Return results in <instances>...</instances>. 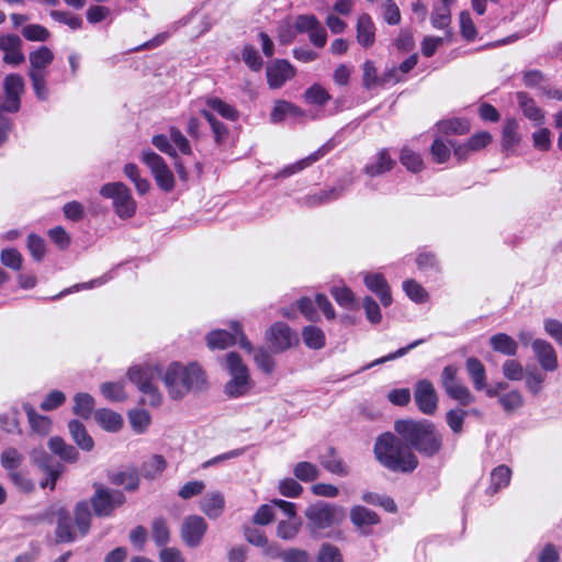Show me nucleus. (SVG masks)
<instances>
[{"mask_svg": "<svg viewBox=\"0 0 562 562\" xmlns=\"http://www.w3.org/2000/svg\"><path fill=\"white\" fill-rule=\"evenodd\" d=\"M22 35L27 41L45 42L49 38V31L40 24H29L22 29Z\"/></svg>", "mask_w": 562, "mask_h": 562, "instance_id": "nucleus-59", "label": "nucleus"}, {"mask_svg": "<svg viewBox=\"0 0 562 562\" xmlns=\"http://www.w3.org/2000/svg\"><path fill=\"white\" fill-rule=\"evenodd\" d=\"M303 114V110L297 105L285 100H279L276 102L270 113V121L272 123H280L285 120V117L302 116Z\"/></svg>", "mask_w": 562, "mask_h": 562, "instance_id": "nucleus-32", "label": "nucleus"}, {"mask_svg": "<svg viewBox=\"0 0 562 562\" xmlns=\"http://www.w3.org/2000/svg\"><path fill=\"white\" fill-rule=\"evenodd\" d=\"M75 405H74V413L76 415L81 416L82 418L90 417L93 407H94V400L93 397L88 393H78L75 396Z\"/></svg>", "mask_w": 562, "mask_h": 562, "instance_id": "nucleus-50", "label": "nucleus"}, {"mask_svg": "<svg viewBox=\"0 0 562 562\" xmlns=\"http://www.w3.org/2000/svg\"><path fill=\"white\" fill-rule=\"evenodd\" d=\"M465 370L472 381L473 387L476 391H482L487 386V375L483 362L475 358L469 357L465 360Z\"/></svg>", "mask_w": 562, "mask_h": 562, "instance_id": "nucleus-25", "label": "nucleus"}, {"mask_svg": "<svg viewBox=\"0 0 562 562\" xmlns=\"http://www.w3.org/2000/svg\"><path fill=\"white\" fill-rule=\"evenodd\" d=\"M357 42L364 48H369L375 41V25L368 13H362L357 20Z\"/></svg>", "mask_w": 562, "mask_h": 562, "instance_id": "nucleus-22", "label": "nucleus"}, {"mask_svg": "<svg viewBox=\"0 0 562 562\" xmlns=\"http://www.w3.org/2000/svg\"><path fill=\"white\" fill-rule=\"evenodd\" d=\"M490 344L493 350L505 356H515L517 353L518 345L516 340L507 334L499 333L490 338Z\"/></svg>", "mask_w": 562, "mask_h": 562, "instance_id": "nucleus-35", "label": "nucleus"}, {"mask_svg": "<svg viewBox=\"0 0 562 562\" xmlns=\"http://www.w3.org/2000/svg\"><path fill=\"white\" fill-rule=\"evenodd\" d=\"M452 142L436 137L430 147L431 158L436 164H445L451 156Z\"/></svg>", "mask_w": 562, "mask_h": 562, "instance_id": "nucleus-43", "label": "nucleus"}, {"mask_svg": "<svg viewBox=\"0 0 562 562\" xmlns=\"http://www.w3.org/2000/svg\"><path fill=\"white\" fill-rule=\"evenodd\" d=\"M432 27L437 30H446L451 24V9L435 4L430 15Z\"/></svg>", "mask_w": 562, "mask_h": 562, "instance_id": "nucleus-48", "label": "nucleus"}, {"mask_svg": "<svg viewBox=\"0 0 562 562\" xmlns=\"http://www.w3.org/2000/svg\"><path fill=\"white\" fill-rule=\"evenodd\" d=\"M140 160L149 168L159 189H161L164 192H171L173 190V173L161 156L150 149L143 150Z\"/></svg>", "mask_w": 562, "mask_h": 562, "instance_id": "nucleus-8", "label": "nucleus"}, {"mask_svg": "<svg viewBox=\"0 0 562 562\" xmlns=\"http://www.w3.org/2000/svg\"><path fill=\"white\" fill-rule=\"evenodd\" d=\"M516 99L524 115L528 120L532 121L537 125L543 124L546 113L537 105L532 98H530L526 92L519 91L516 93Z\"/></svg>", "mask_w": 562, "mask_h": 562, "instance_id": "nucleus-23", "label": "nucleus"}, {"mask_svg": "<svg viewBox=\"0 0 562 562\" xmlns=\"http://www.w3.org/2000/svg\"><path fill=\"white\" fill-rule=\"evenodd\" d=\"M123 171L124 175L134 183L136 191L139 194H146L150 190V182L146 178L140 177L139 168L135 164H126Z\"/></svg>", "mask_w": 562, "mask_h": 562, "instance_id": "nucleus-42", "label": "nucleus"}, {"mask_svg": "<svg viewBox=\"0 0 562 562\" xmlns=\"http://www.w3.org/2000/svg\"><path fill=\"white\" fill-rule=\"evenodd\" d=\"M293 474L302 482H312L318 479L321 471L314 463L302 461L295 464Z\"/></svg>", "mask_w": 562, "mask_h": 562, "instance_id": "nucleus-45", "label": "nucleus"}, {"mask_svg": "<svg viewBox=\"0 0 562 562\" xmlns=\"http://www.w3.org/2000/svg\"><path fill=\"white\" fill-rule=\"evenodd\" d=\"M317 559L319 562H342L339 549L331 543H323L321 546Z\"/></svg>", "mask_w": 562, "mask_h": 562, "instance_id": "nucleus-64", "label": "nucleus"}, {"mask_svg": "<svg viewBox=\"0 0 562 562\" xmlns=\"http://www.w3.org/2000/svg\"><path fill=\"white\" fill-rule=\"evenodd\" d=\"M378 461L392 471L412 472L418 465V460L409 447L394 435H381L374 445Z\"/></svg>", "mask_w": 562, "mask_h": 562, "instance_id": "nucleus-3", "label": "nucleus"}, {"mask_svg": "<svg viewBox=\"0 0 562 562\" xmlns=\"http://www.w3.org/2000/svg\"><path fill=\"white\" fill-rule=\"evenodd\" d=\"M94 418L97 423L106 431L116 432L123 426L122 416L111 409H98L94 414Z\"/></svg>", "mask_w": 562, "mask_h": 562, "instance_id": "nucleus-29", "label": "nucleus"}, {"mask_svg": "<svg viewBox=\"0 0 562 562\" xmlns=\"http://www.w3.org/2000/svg\"><path fill=\"white\" fill-rule=\"evenodd\" d=\"M393 160L386 149H381L376 156L364 167V172L369 177H376L393 169Z\"/></svg>", "mask_w": 562, "mask_h": 562, "instance_id": "nucleus-26", "label": "nucleus"}, {"mask_svg": "<svg viewBox=\"0 0 562 562\" xmlns=\"http://www.w3.org/2000/svg\"><path fill=\"white\" fill-rule=\"evenodd\" d=\"M305 517L315 529H326L342 521L345 509L326 503H316L305 509Z\"/></svg>", "mask_w": 562, "mask_h": 562, "instance_id": "nucleus-7", "label": "nucleus"}, {"mask_svg": "<svg viewBox=\"0 0 562 562\" xmlns=\"http://www.w3.org/2000/svg\"><path fill=\"white\" fill-rule=\"evenodd\" d=\"M207 530L205 519L198 515L187 516L180 527V536L186 546L196 548Z\"/></svg>", "mask_w": 562, "mask_h": 562, "instance_id": "nucleus-12", "label": "nucleus"}, {"mask_svg": "<svg viewBox=\"0 0 562 562\" xmlns=\"http://www.w3.org/2000/svg\"><path fill=\"white\" fill-rule=\"evenodd\" d=\"M403 289L407 296L414 302L423 303L428 297L426 290L414 280H406L403 283Z\"/></svg>", "mask_w": 562, "mask_h": 562, "instance_id": "nucleus-62", "label": "nucleus"}, {"mask_svg": "<svg viewBox=\"0 0 562 562\" xmlns=\"http://www.w3.org/2000/svg\"><path fill=\"white\" fill-rule=\"evenodd\" d=\"M350 183L351 181L345 186L338 184L328 190H319L318 192L308 194L302 199V204L308 207H315L335 201L342 194L347 186Z\"/></svg>", "mask_w": 562, "mask_h": 562, "instance_id": "nucleus-21", "label": "nucleus"}, {"mask_svg": "<svg viewBox=\"0 0 562 562\" xmlns=\"http://www.w3.org/2000/svg\"><path fill=\"white\" fill-rule=\"evenodd\" d=\"M4 94L20 98L24 91V80L18 74H10L3 80Z\"/></svg>", "mask_w": 562, "mask_h": 562, "instance_id": "nucleus-57", "label": "nucleus"}, {"mask_svg": "<svg viewBox=\"0 0 562 562\" xmlns=\"http://www.w3.org/2000/svg\"><path fill=\"white\" fill-rule=\"evenodd\" d=\"M205 104L210 110L215 111L223 119L235 122L239 119V111L233 104L225 102L218 97H207Z\"/></svg>", "mask_w": 562, "mask_h": 562, "instance_id": "nucleus-31", "label": "nucleus"}, {"mask_svg": "<svg viewBox=\"0 0 562 562\" xmlns=\"http://www.w3.org/2000/svg\"><path fill=\"white\" fill-rule=\"evenodd\" d=\"M160 376L172 400L183 398L189 392L202 391L206 386L205 373L196 363L182 366L179 362H172L164 375L158 367L150 366L133 367L128 371L130 380L143 393L142 402L154 407L159 406L162 401L160 392L154 384Z\"/></svg>", "mask_w": 562, "mask_h": 562, "instance_id": "nucleus-1", "label": "nucleus"}, {"mask_svg": "<svg viewBox=\"0 0 562 562\" xmlns=\"http://www.w3.org/2000/svg\"><path fill=\"white\" fill-rule=\"evenodd\" d=\"M458 372L457 366H446L441 371V386L450 398L467 406L474 403L475 396L467 385L459 381Z\"/></svg>", "mask_w": 562, "mask_h": 562, "instance_id": "nucleus-6", "label": "nucleus"}, {"mask_svg": "<svg viewBox=\"0 0 562 562\" xmlns=\"http://www.w3.org/2000/svg\"><path fill=\"white\" fill-rule=\"evenodd\" d=\"M366 286L373 292L381 301L383 306L392 303L390 286L381 273H368L364 277Z\"/></svg>", "mask_w": 562, "mask_h": 562, "instance_id": "nucleus-20", "label": "nucleus"}, {"mask_svg": "<svg viewBox=\"0 0 562 562\" xmlns=\"http://www.w3.org/2000/svg\"><path fill=\"white\" fill-rule=\"evenodd\" d=\"M48 447L53 453L65 462L74 463L79 458L78 451L71 445L66 443L60 437H52L48 441Z\"/></svg>", "mask_w": 562, "mask_h": 562, "instance_id": "nucleus-30", "label": "nucleus"}, {"mask_svg": "<svg viewBox=\"0 0 562 562\" xmlns=\"http://www.w3.org/2000/svg\"><path fill=\"white\" fill-rule=\"evenodd\" d=\"M533 355L542 370L553 372L559 368L558 355L553 346L544 339H535L531 342Z\"/></svg>", "mask_w": 562, "mask_h": 562, "instance_id": "nucleus-15", "label": "nucleus"}, {"mask_svg": "<svg viewBox=\"0 0 562 562\" xmlns=\"http://www.w3.org/2000/svg\"><path fill=\"white\" fill-rule=\"evenodd\" d=\"M350 520L362 535H369V527L380 522L379 516L373 510L360 505L350 509Z\"/></svg>", "mask_w": 562, "mask_h": 562, "instance_id": "nucleus-19", "label": "nucleus"}, {"mask_svg": "<svg viewBox=\"0 0 562 562\" xmlns=\"http://www.w3.org/2000/svg\"><path fill=\"white\" fill-rule=\"evenodd\" d=\"M467 414L465 411L458 408H452L446 413V423L453 434L459 435L463 431Z\"/></svg>", "mask_w": 562, "mask_h": 562, "instance_id": "nucleus-56", "label": "nucleus"}, {"mask_svg": "<svg viewBox=\"0 0 562 562\" xmlns=\"http://www.w3.org/2000/svg\"><path fill=\"white\" fill-rule=\"evenodd\" d=\"M166 460L161 456L155 454L144 463V475L154 479L166 469Z\"/></svg>", "mask_w": 562, "mask_h": 562, "instance_id": "nucleus-60", "label": "nucleus"}, {"mask_svg": "<svg viewBox=\"0 0 562 562\" xmlns=\"http://www.w3.org/2000/svg\"><path fill=\"white\" fill-rule=\"evenodd\" d=\"M101 393L109 401L120 402L126 398L123 384L116 382H106L100 386Z\"/></svg>", "mask_w": 562, "mask_h": 562, "instance_id": "nucleus-61", "label": "nucleus"}, {"mask_svg": "<svg viewBox=\"0 0 562 562\" xmlns=\"http://www.w3.org/2000/svg\"><path fill=\"white\" fill-rule=\"evenodd\" d=\"M231 328L233 329L235 335L223 329L211 331L206 337L207 346L211 349H225L229 346H233L238 339L239 346L243 349H245L249 353L252 352L254 348L250 341L245 336L240 323L236 321L232 322Z\"/></svg>", "mask_w": 562, "mask_h": 562, "instance_id": "nucleus-9", "label": "nucleus"}, {"mask_svg": "<svg viewBox=\"0 0 562 562\" xmlns=\"http://www.w3.org/2000/svg\"><path fill=\"white\" fill-rule=\"evenodd\" d=\"M437 128L443 135H464L470 131V124L464 119H447L438 122Z\"/></svg>", "mask_w": 562, "mask_h": 562, "instance_id": "nucleus-36", "label": "nucleus"}, {"mask_svg": "<svg viewBox=\"0 0 562 562\" xmlns=\"http://www.w3.org/2000/svg\"><path fill=\"white\" fill-rule=\"evenodd\" d=\"M111 483L124 485L127 491H135L139 485V479L135 471H123L112 474Z\"/></svg>", "mask_w": 562, "mask_h": 562, "instance_id": "nucleus-53", "label": "nucleus"}, {"mask_svg": "<svg viewBox=\"0 0 562 562\" xmlns=\"http://www.w3.org/2000/svg\"><path fill=\"white\" fill-rule=\"evenodd\" d=\"M128 419L132 428L136 432H143L150 424V414L145 409H134L128 414Z\"/></svg>", "mask_w": 562, "mask_h": 562, "instance_id": "nucleus-55", "label": "nucleus"}, {"mask_svg": "<svg viewBox=\"0 0 562 562\" xmlns=\"http://www.w3.org/2000/svg\"><path fill=\"white\" fill-rule=\"evenodd\" d=\"M151 538L158 547H165L170 541V530L164 518L158 517L154 519L151 524Z\"/></svg>", "mask_w": 562, "mask_h": 562, "instance_id": "nucleus-44", "label": "nucleus"}, {"mask_svg": "<svg viewBox=\"0 0 562 562\" xmlns=\"http://www.w3.org/2000/svg\"><path fill=\"white\" fill-rule=\"evenodd\" d=\"M68 428L72 440L80 449L85 451H91L93 449V439L91 438V436L88 434L87 429L80 422L70 420L68 424Z\"/></svg>", "mask_w": 562, "mask_h": 562, "instance_id": "nucleus-33", "label": "nucleus"}, {"mask_svg": "<svg viewBox=\"0 0 562 562\" xmlns=\"http://www.w3.org/2000/svg\"><path fill=\"white\" fill-rule=\"evenodd\" d=\"M125 502V496L120 491H112L97 486L91 498V504L97 516H110L116 507Z\"/></svg>", "mask_w": 562, "mask_h": 562, "instance_id": "nucleus-10", "label": "nucleus"}, {"mask_svg": "<svg viewBox=\"0 0 562 562\" xmlns=\"http://www.w3.org/2000/svg\"><path fill=\"white\" fill-rule=\"evenodd\" d=\"M100 194L111 199L115 214L123 220L135 215L137 203L130 188L123 182H110L101 187Z\"/></svg>", "mask_w": 562, "mask_h": 562, "instance_id": "nucleus-5", "label": "nucleus"}, {"mask_svg": "<svg viewBox=\"0 0 562 562\" xmlns=\"http://www.w3.org/2000/svg\"><path fill=\"white\" fill-rule=\"evenodd\" d=\"M395 431L418 452L431 457L442 447V436L429 420H397Z\"/></svg>", "mask_w": 562, "mask_h": 562, "instance_id": "nucleus-2", "label": "nucleus"}, {"mask_svg": "<svg viewBox=\"0 0 562 562\" xmlns=\"http://www.w3.org/2000/svg\"><path fill=\"white\" fill-rule=\"evenodd\" d=\"M227 369L231 379L224 386V393L229 398H237L248 394L254 383L250 379L247 366L243 362L240 356L236 352H229L226 356Z\"/></svg>", "mask_w": 562, "mask_h": 562, "instance_id": "nucleus-4", "label": "nucleus"}, {"mask_svg": "<svg viewBox=\"0 0 562 562\" xmlns=\"http://www.w3.org/2000/svg\"><path fill=\"white\" fill-rule=\"evenodd\" d=\"M520 140L518 135V122L515 119H507L503 126L502 146L504 150L514 148Z\"/></svg>", "mask_w": 562, "mask_h": 562, "instance_id": "nucleus-40", "label": "nucleus"}, {"mask_svg": "<svg viewBox=\"0 0 562 562\" xmlns=\"http://www.w3.org/2000/svg\"><path fill=\"white\" fill-rule=\"evenodd\" d=\"M55 537L57 542H71L77 537L76 532L72 529L70 517L64 512H60L58 514Z\"/></svg>", "mask_w": 562, "mask_h": 562, "instance_id": "nucleus-38", "label": "nucleus"}, {"mask_svg": "<svg viewBox=\"0 0 562 562\" xmlns=\"http://www.w3.org/2000/svg\"><path fill=\"white\" fill-rule=\"evenodd\" d=\"M380 7L386 24L397 25L401 22V11L394 0H380Z\"/></svg>", "mask_w": 562, "mask_h": 562, "instance_id": "nucleus-52", "label": "nucleus"}, {"mask_svg": "<svg viewBox=\"0 0 562 562\" xmlns=\"http://www.w3.org/2000/svg\"><path fill=\"white\" fill-rule=\"evenodd\" d=\"M319 463L322 467L328 472L339 475L346 476L349 474L348 467L344 463V461L336 454V450L331 447L327 449V452L319 457Z\"/></svg>", "mask_w": 562, "mask_h": 562, "instance_id": "nucleus-27", "label": "nucleus"}, {"mask_svg": "<svg viewBox=\"0 0 562 562\" xmlns=\"http://www.w3.org/2000/svg\"><path fill=\"white\" fill-rule=\"evenodd\" d=\"M498 402L504 408V411L510 413L524 405V397L519 391H510L506 394H503L498 397Z\"/></svg>", "mask_w": 562, "mask_h": 562, "instance_id": "nucleus-58", "label": "nucleus"}, {"mask_svg": "<svg viewBox=\"0 0 562 562\" xmlns=\"http://www.w3.org/2000/svg\"><path fill=\"white\" fill-rule=\"evenodd\" d=\"M23 408L27 415L32 430L41 436L50 431L52 422L48 417L38 415L31 404H24Z\"/></svg>", "mask_w": 562, "mask_h": 562, "instance_id": "nucleus-34", "label": "nucleus"}, {"mask_svg": "<svg viewBox=\"0 0 562 562\" xmlns=\"http://www.w3.org/2000/svg\"><path fill=\"white\" fill-rule=\"evenodd\" d=\"M414 398L422 413L432 415L437 411L438 395L430 381L420 380L417 382L414 390Z\"/></svg>", "mask_w": 562, "mask_h": 562, "instance_id": "nucleus-13", "label": "nucleus"}, {"mask_svg": "<svg viewBox=\"0 0 562 562\" xmlns=\"http://www.w3.org/2000/svg\"><path fill=\"white\" fill-rule=\"evenodd\" d=\"M331 148L333 146L329 143L324 144L316 151L312 153L307 157L296 161L293 165L285 167L282 171V175L284 177H288L305 169L306 167L311 166L312 164L316 162L322 157H324Z\"/></svg>", "mask_w": 562, "mask_h": 562, "instance_id": "nucleus-28", "label": "nucleus"}, {"mask_svg": "<svg viewBox=\"0 0 562 562\" xmlns=\"http://www.w3.org/2000/svg\"><path fill=\"white\" fill-rule=\"evenodd\" d=\"M512 477V470L507 465H498L491 473V485L487 488L490 494H495L506 487Z\"/></svg>", "mask_w": 562, "mask_h": 562, "instance_id": "nucleus-37", "label": "nucleus"}, {"mask_svg": "<svg viewBox=\"0 0 562 562\" xmlns=\"http://www.w3.org/2000/svg\"><path fill=\"white\" fill-rule=\"evenodd\" d=\"M330 294L335 299V301L342 307L350 308L353 304L355 296L352 291L342 285V286H333L330 289Z\"/></svg>", "mask_w": 562, "mask_h": 562, "instance_id": "nucleus-63", "label": "nucleus"}, {"mask_svg": "<svg viewBox=\"0 0 562 562\" xmlns=\"http://www.w3.org/2000/svg\"><path fill=\"white\" fill-rule=\"evenodd\" d=\"M302 339L306 347L311 349H322L325 346V334L316 326L308 325L302 329Z\"/></svg>", "mask_w": 562, "mask_h": 562, "instance_id": "nucleus-41", "label": "nucleus"}, {"mask_svg": "<svg viewBox=\"0 0 562 562\" xmlns=\"http://www.w3.org/2000/svg\"><path fill=\"white\" fill-rule=\"evenodd\" d=\"M302 520L300 517H289L286 520L279 521L277 526V536L282 540H293L300 532Z\"/></svg>", "mask_w": 562, "mask_h": 562, "instance_id": "nucleus-39", "label": "nucleus"}, {"mask_svg": "<svg viewBox=\"0 0 562 562\" xmlns=\"http://www.w3.org/2000/svg\"><path fill=\"white\" fill-rule=\"evenodd\" d=\"M305 101L308 104L325 105L330 99L327 90L318 83H314L304 92Z\"/></svg>", "mask_w": 562, "mask_h": 562, "instance_id": "nucleus-47", "label": "nucleus"}, {"mask_svg": "<svg viewBox=\"0 0 562 562\" xmlns=\"http://www.w3.org/2000/svg\"><path fill=\"white\" fill-rule=\"evenodd\" d=\"M295 74V68L285 59H277L266 69L267 81L271 89L281 88Z\"/></svg>", "mask_w": 562, "mask_h": 562, "instance_id": "nucleus-14", "label": "nucleus"}, {"mask_svg": "<svg viewBox=\"0 0 562 562\" xmlns=\"http://www.w3.org/2000/svg\"><path fill=\"white\" fill-rule=\"evenodd\" d=\"M225 508V498L221 492L205 494L200 501V509L210 518H218Z\"/></svg>", "mask_w": 562, "mask_h": 562, "instance_id": "nucleus-24", "label": "nucleus"}, {"mask_svg": "<svg viewBox=\"0 0 562 562\" xmlns=\"http://www.w3.org/2000/svg\"><path fill=\"white\" fill-rule=\"evenodd\" d=\"M91 514L87 503H78L75 507V522L81 536H85L90 528Z\"/></svg>", "mask_w": 562, "mask_h": 562, "instance_id": "nucleus-46", "label": "nucleus"}, {"mask_svg": "<svg viewBox=\"0 0 562 562\" xmlns=\"http://www.w3.org/2000/svg\"><path fill=\"white\" fill-rule=\"evenodd\" d=\"M266 339L274 352H282L299 342L296 334L282 322H277L269 327Z\"/></svg>", "mask_w": 562, "mask_h": 562, "instance_id": "nucleus-11", "label": "nucleus"}, {"mask_svg": "<svg viewBox=\"0 0 562 562\" xmlns=\"http://www.w3.org/2000/svg\"><path fill=\"white\" fill-rule=\"evenodd\" d=\"M0 50L4 53L3 61L5 64L16 66L25 60L22 52V41L15 34L0 36Z\"/></svg>", "mask_w": 562, "mask_h": 562, "instance_id": "nucleus-17", "label": "nucleus"}, {"mask_svg": "<svg viewBox=\"0 0 562 562\" xmlns=\"http://www.w3.org/2000/svg\"><path fill=\"white\" fill-rule=\"evenodd\" d=\"M31 457L34 463H36L48 476L47 480L41 483V486L43 488L49 486L50 490H54L56 481L64 472V465L60 463H52L50 458L42 450H34Z\"/></svg>", "mask_w": 562, "mask_h": 562, "instance_id": "nucleus-16", "label": "nucleus"}, {"mask_svg": "<svg viewBox=\"0 0 562 562\" xmlns=\"http://www.w3.org/2000/svg\"><path fill=\"white\" fill-rule=\"evenodd\" d=\"M400 161L412 172L420 171L424 166L420 155L408 147L402 149Z\"/></svg>", "mask_w": 562, "mask_h": 562, "instance_id": "nucleus-54", "label": "nucleus"}, {"mask_svg": "<svg viewBox=\"0 0 562 562\" xmlns=\"http://www.w3.org/2000/svg\"><path fill=\"white\" fill-rule=\"evenodd\" d=\"M29 75H47V68L54 60V53L47 46H41L29 55Z\"/></svg>", "mask_w": 562, "mask_h": 562, "instance_id": "nucleus-18", "label": "nucleus"}, {"mask_svg": "<svg viewBox=\"0 0 562 562\" xmlns=\"http://www.w3.org/2000/svg\"><path fill=\"white\" fill-rule=\"evenodd\" d=\"M23 462V456L15 448H5L1 453V465L9 471H18Z\"/></svg>", "mask_w": 562, "mask_h": 562, "instance_id": "nucleus-51", "label": "nucleus"}, {"mask_svg": "<svg viewBox=\"0 0 562 562\" xmlns=\"http://www.w3.org/2000/svg\"><path fill=\"white\" fill-rule=\"evenodd\" d=\"M546 375L538 371L537 368H528L525 374V382L527 390L532 395H538L543 387Z\"/></svg>", "mask_w": 562, "mask_h": 562, "instance_id": "nucleus-49", "label": "nucleus"}]
</instances>
